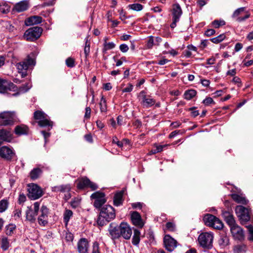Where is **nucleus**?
Masks as SVG:
<instances>
[{
  "instance_id": "1",
  "label": "nucleus",
  "mask_w": 253,
  "mask_h": 253,
  "mask_svg": "<svg viewBox=\"0 0 253 253\" xmlns=\"http://www.w3.org/2000/svg\"><path fill=\"white\" fill-rule=\"evenodd\" d=\"M116 217L114 208L110 205H105L100 209L97 218V223L100 226H103L113 220Z\"/></svg>"
},
{
  "instance_id": "2",
  "label": "nucleus",
  "mask_w": 253,
  "mask_h": 253,
  "mask_svg": "<svg viewBox=\"0 0 253 253\" xmlns=\"http://www.w3.org/2000/svg\"><path fill=\"white\" fill-rule=\"evenodd\" d=\"M35 59L28 56L25 59L18 63L16 66L18 72L21 74V77L24 78L27 75V70L30 67L35 66Z\"/></svg>"
},
{
  "instance_id": "3",
  "label": "nucleus",
  "mask_w": 253,
  "mask_h": 253,
  "mask_svg": "<svg viewBox=\"0 0 253 253\" xmlns=\"http://www.w3.org/2000/svg\"><path fill=\"white\" fill-rule=\"evenodd\" d=\"M34 119L38 120V125L41 127H50L52 128L53 123L48 119V116L42 111H36L34 114Z\"/></svg>"
},
{
  "instance_id": "4",
  "label": "nucleus",
  "mask_w": 253,
  "mask_h": 253,
  "mask_svg": "<svg viewBox=\"0 0 253 253\" xmlns=\"http://www.w3.org/2000/svg\"><path fill=\"white\" fill-rule=\"evenodd\" d=\"M42 31V28L39 27L30 28L25 31L23 38L27 41H35L40 38Z\"/></svg>"
},
{
  "instance_id": "5",
  "label": "nucleus",
  "mask_w": 253,
  "mask_h": 253,
  "mask_svg": "<svg viewBox=\"0 0 253 253\" xmlns=\"http://www.w3.org/2000/svg\"><path fill=\"white\" fill-rule=\"evenodd\" d=\"M235 212L242 224H245L251 219V212L248 209L242 206H237Z\"/></svg>"
},
{
  "instance_id": "6",
  "label": "nucleus",
  "mask_w": 253,
  "mask_h": 253,
  "mask_svg": "<svg viewBox=\"0 0 253 253\" xmlns=\"http://www.w3.org/2000/svg\"><path fill=\"white\" fill-rule=\"evenodd\" d=\"M16 121L14 112L5 111L0 113V125H11Z\"/></svg>"
},
{
  "instance_id": "7",
  "label": "nucleus",
  "mask_w": 253,
  "mask_h": 253,
  "mask_svg": "<svg viewBox=\"0 0 253 253\" xmlns=\"http://www.w3.org/2000/svg\"><path fill=\"white\" fill-rule=\"evenodd\" d=\"M203 220L207 225L212 227L215 229H221L223 227L221 221L212 214L205 215Z\"/></svg>"
},
{
  "instance_id": "8",
  "label": "nucleus",
  "mask_w": 253,
  "mask_h": 253,
  "mask_svg": "<svg viewBox=\"0 0 253 253\" xmlns=\"http://www.w3.org/2000/svg\"><path fill=\"white\" fill-rule=\"evenodd\" d=\"M213 238V234L211 233H202L198 237V242L202 247L210 249L212 246Z\"/></svg>"
},
{
  "instance_id": "9",
  "label": "nucleus",
  "mask_w": 253,
  "mask_h": 253,
  "mask_svg": "<svg viewBox=\"0 0 253 253\" xmlns=\"http://www.w3.org/2000/svg\"><path fill=\"white\" fill-rule=\"evenodd\" d=\"M28 196L31 200H36L42 196L43 192L42 189L36 184H30L28 185Z\"/></svg>"
},
{
  "instance_id": "10",
  "label": "nucleus",
  "mask_w": 253,
  "mask_h": 253,
  "mask_svg": "<svg viewBox=\"0 0 253 253\" xmlns=\"http://www.w3.org/2000/svg\"><path fill=\"white\" fill-rule=\"evenodd\" d=\"M91 199H94L93 206L96 209H100L102 206L106 202L105 194L99 191L92 194Z\"/></svg>"
},
{
  "instance_id": "11",
  "label": "nucleus",
  "mask_w": 253,
  "mask_h": 253,
  "mask_svg": "<svg viewBox=\"0 0 253 253\" xmlns=\"http://www.w3.org/2000/svg\"><path fill=\"white\" fill-rule=\"evenodd\" d=\"M40 203L37 202L34 204V209H32L31 207H28L26 211V219L31 222H34L38 213Z\"/></svg>"
},
{
  "instance_id": "12",
  "label": "nucleus",
  "mask_w": 253,
  "mask_h": 253,
  "mask_svg": "<svg viewBox=\"0 0 253 253\" xmlns=\"http://www.w3.org/2000/svg\"><path fill=\"white\" fill-rule=\"evenodd\" d=\"M233 239L238 241L242 242L245 238V232L243 229L238 224L231 227L230 229Z\"/></svg>"
},
{
  "instance_id": "13",
  "label": "nucleus",
  "mask_w": 253,
  "mask_h": 253,
  "mask_svg": "<svg viewBox=\"0 0 253 253\" xmlns=\"http://www.w3.org/2000/svg\"><path fill=\"white\" fill-rule=\"evenodd\" d=\"M71 189V185L69 184L65 185H60L52 187V191L55 192L64 193L65 195L64 199L65 200H68L71 197L70 193Z\"/></svg>"
},
{
  "instance_id": "14",
  "label": "nucleus",
  "mask_w": 253,
  "mask_h": 253,
  "mask_svg": "<svg viewBox=\"0 0 253 253\" xmlns=\"http://www.w3.org/2000/svg\"><path fill=\"white\" fill-rule=\"evenodd\" d=\"M250 14L245 11V7H240L236 9L232 15L233 18H235L236 21L241 22L249 18Z\"/></svg>"
},
{
  "instance_id": "15",
  "label": "nucleus",
  "mask_w": 253,
  "mask_h": 253,
  "mask_svg": "<svg viewBox=\"0 0 253 253\" xmlns=\"http://www.w3.org/2000/svg\"><path fill=\"white\" fill-rule=\"evenodd\" d=\"M77 187L80 189H82L84 188H90L92 190H95L98 187L96 184L90 181L88 178L84 177L79 180Z\"/></svg>"
},
{
  "instance_id": "16",
  "label": "nucleus",
  "mask_w": 253,
  "mask_h": 253,
  "mask_svg": "<svg viewBox=\"0 0 253 253\" xmlns=\"http://www.w3.org/2000/svg\"><path fill=\"white\" fill-rule=\"evenodd\" d=\"M164 244L166 250L172 252L177 247V241L169 235H166L164 238Z\"/></svg>"
},
{
  "instance_id": "17",
  "label": "nucleus",
  "mask_w": 253,
  "mask_h": 253,
  "mask_svg": "<svg viewBox=\"0 0 253 253\" xmlns=\"http://www.w3.org/2000/svg\"><path fill=\"white\" fill-rule=\"evenodd\" d=\"M15 155L12 148L3 146L0 148V157L7 160H10Z\"/></svg>"
},
{
  "instance_id": "18",
  "label": "nucleus",
  "mask_w": 253,
  "mask_h": 253,
  "mask_svg": "<svg viewBox=\"0 0 253 253\" xmlns=\"http://www.w3.org/2000/svg\"><path fill=\"white\" fill-rule=\"evenodd\" d=\"M120 228V237L122 236L126 240L129 239L132 235V230L130 226L126 222H122Z\"/></svg>"
},
{
  "instance_id": "19",
  "label": "nucleus",
  "mask_w": 253,
  "mask_h": 253,
  "mask_svg": "<svg viewBox=\"0 0 253 253\" xmlns=\"http://www.w3.org/2000/svg\"><path fill=\"white\" fill-rule=\"evenodd\" d=\"M108 231L112 240H115L120 237V225L118 226L115 223L110 224Z\"/></svg>"
},
{
  "instance_id": "20",
  "label": "nucleus",
  "mask_w": 253,
  "mask_h": 253,
  "mask_svg": "<svg viewBox=\"0 0 253 253\" xmlns=\"http://www.w3.org/2000/svg\"><path fill=\"white\" fill-rule=\"evenodd\" d=\"M131 220L132 224L138 228H142L144 223L143 221L140 214L137 211H132L130 214Z\"/></svg>"
},
{
  "instance_id": "21",
  "label": "nucleus",
  "mask_w": 253,
  "mask_h": 253,
  "mask_svg": "<svg viewBox=\"0 0 253 253\" xmlns=\"http://www.w3.org/2000/svg\"><path fill=\"white\" fill-rule=\"evenodd\" d=\"M48 209L45 206H42L41 209V214L38 217V222L41 225L44 226L48 222Z\"/></svg>"
},
{
  "instance_id": "22",
  "label": "nucleus",
  "mask_w": 253,
  "mask_h": 253,
  "mask_svg": "<svg viewBox=\"0 0 253 253\" xmlns=\"http://www.w3.org/2000/svg\"><path fill=\"white\" fill-rule=\"evenodd\" d=\"M89 243L85 238H81L77 244V249L79 253H89Z\"/></svg>"
},
{
  "instance_id": "23",
  "label": "nucleus",
  "mask_w": 253,
  "mask_h": 253,
  "mask_svg": "<svg viewBox=\"0 0 253 253\" xmlns=\"http://www.w3.org/2000/svg\"><path fill=\"white\" fill-rule=\"evenodd\" d=\"M0 138L3 142H10L13 139V134L10 129H0Z\"/></svg>"
},
{
  "instance_id": "24",
  "label": "nucleus",
  "mask_w": 253,
  "mask_h": 253,
  "mask_svg": "<svg viewBox=\"0 0 253 253\" xmlns=\"http://www.w3.org/2000/svg\"><path fill=\"white\" fill-rule=\"evenodd\" d=\"M140 96H141L142 97L141 104L144 107H146V108L150 107L153 106L155 103V100L150 98L149 96H146L144 94V91H141L140 92Z\"/></svg>"
},
{
  "instance_id": "25",
  "label": "nucleus",
  "mask_w": 253,
  "mask_h": 253,
  "mask_svg": "<svg viewBox=\"0 0 253 253\" xmlns=\"http://www.w3.org/2000/svg\"><path fill=\"white\" fill-rule=\"evenodd\" d=\"M14 86V84L6 80L0 79V93H4Z\"/></svg>"
},
{
  "instance_id": "26",
  "label": "nucleus",
  "mask_w": 253,
  "mask_h": 253,
  "mask_svg": "<svg viewBox=\"0 0 253 253\" xmlns=\"http://www.w3.org/2000/svg\"><path fill=\"white\" fill-rule=\"evenodd\" d=\"M223 215L224 217L225 220L227 224L229 225L230 229L231 227L235 226L237 225L235 222L234 216L230 212L225 211L223 212Z\"/></svg>"
},
{
  "instance_id": "27",
  "label": "nucleus",
  "mask_w": 253,
  "mask_h": 253,
  "mask_svg": "<svg viewBox=\"0 0 253 253\" xmlns=\"http://www.w3.org/2000/svg\"><path fill=\"white\" fill-rule=\"evenodd\" d=\"M182 11L178 3L174 4L172 6V18L179 19L182 15Z\"/></svg>"
},
{
  "instance_id": "28",
  "label": "nucleus",
  "mask_w": 253,
  "mask_h": 253,
  "mask_svg": "<svg viewBox=\"0 0 253 253\" xmlns=\"http://www.w3.org/2000/svg\"><path fill=\"white\" fill-rule=\"evenodd\" d=\"M42 21V18L39 16H33L29 17L25 21L27 25H36L40 24Z\"/></svg>"
},
{
  "instance_id": "29",
  "label": "nucleus",
  "mask_w": 253,
  "mask_h": 253,
  "mask_svg": "<svg viewBox=\"0 0 253 253\" xmlns=\"http://www.w3.org/2000/svg\"><path fill=\"white\" fill-rule=\"evenodd\" d=\"M231 196L233 200L238 203L246 205L248 202L243 194H232Z\"/></svg>"
},
{
  "instance_id": "30",
  "label": "nucleus",
  "mask_w": 253,
  "mask_h": 253,
  "mask_svg": "<svg viewBox=\"0 0 253 253\" xmlns=\"http://www.w3.org/2000/svg\"><path fill=\"white\" fill-rule=\"evenodd\" d=\"M28 8V2L26 0L21 1L16 3L14 6L15 10L17 12H21L27 10Z\"/></svg>"
},
{
  "instance_id": "31",
  "label": "nucleus",
  "mask_w": 253,
  "mask_h": 253,
  "mask_svg": "<svg viewBox=\"0 0 253 253\" xmlns=\"http://www.w3.org/2000/svg\"><path fill=\"white\" fill-rule=\"evenodd\" d=\"M15 134L18 135L27 134L28 132V128L27 126L21 125L15 127L14 130Z\"/></svg>"
},
{
  "instance_id": "32",
  "label": "nucleus",
  "mask_w": 253,
  "mask_h": 253,
  "mask_svg": "<svg viewBox=\"0 0 253 253\" xmlns=\"http://www.w3.org/2000/svg\"><path fill=\"white\" fill-rule=\"evenodd\" d=\"M42 173V170L39 168H36L31 171L29 176L32 180H35L39 178Z\"/></svg>"
},
{
  "instance_id": "33",
  "label": "nucleus",
  "mask_w": 253,
  "mask_h": 253,
  "mask_svg": "<svg viewBox=\"0 0 253 253\" xmlns=\"http://www.w3.org/2000/svg\"><path fill=\"white\" fill-rule=\"evenodd\" d=\"M10 10V4L4 0L0 1V12L2 14L8 13Z\"/></svg>"
},
{
  "instance_id": "34",
  "label": "nucleus",
  "mask_w": 253,
  "mask_h": 253,
  "mask_svg": "<svg viewBox=\"0 0 253 253\" xmlns=\"http://www.w3.org/2000/svg\"><path fill=\"white\" fill-rule=\"evenodd\" d=\"M140 232L136 229H134L133 235L132 239V244L138 247L140 241Z\"/></svg>"
},
{
  "instance_id": "35",
  "label": "nucleus",
  "mask_w": 253,
  "mask_h": 253,
  "mask_svg": "<svg viewBox=\"0 0 253 253\" xmlns=\"http://www.w3.org/2000/svg\"><path fill=\"white\" fill-rule=\"evenodd\" d=\"M123 196V193L122 192H118L114 195L113 203L115 206L118 207L122 205Z\"/></svg>"
},
{
  "instance_id": "36",
  "label": "nucleus",
  "mask_w": 253,
  "mask_h": 253,
  "mask_svg": "<svg viewBox=\"0 0 253 253\" xmlns=\"http://www.w3.org/2000/svg\"><path fill=\"white\" fill-rule=\"evenodd\" d=\"M197 94V91L195 89H191L186 90L183 94L185 99L189 100L192 99Z\"/></svg>"
},
{
  "instance_id": "37",
  "label": "nucleus",
  "mask_w": 253,
  "mask_h": 253,
  "mask_svg": "<svg viewBox=\"0 0 253 253\" xmlns=\"http://www.w3.org/2000/svg\"><path fill=\"white\" fill-rule=\"evenodd\" d=\"M100 110L102 113H106L107 111V106L106 99L102 96L99 102Z\"/></svg>"
},
{
  "instance_id": "38",
  "label": "nucleus",
  "mask_w": 253,
  "mask_h": 253,
  "mask_svg": "<svg viewBox=\"0 0 253 253\" xmlns=\"http://www.w3.org/2000/svg\"><path fill=\"white\" fill-rule=\"evenodd\" d=\"M73 216V212L70 210H66L63 214V219L65 225L67 226L68 222Z\"/></svg>"
},
{
  "instance_id": "39",
  "label": "nucleus",
  "mask_w": 253,
  "mask_h": 253,
  "mask_svg": "<svg viewBox=\"0 0 253 253\" xmlns=\"http://www.w3.org/2000/svg\"><path fill=\"white\" fill-rule=\"evenodd\" d=\"M16 229V225L9 224L5 226V234L8 236H12Z\"/></svg>"
},
{
  "instance_id": "40",
  "label": "nucleus",
  "mask_w": 253,
  "mask_h": 253,
  "mask_svg": "<svg viewBox=\"0 0 253 253\" xmlns=\"http://www.w3.org/2000/svg\"><path fill=\"white\" fill-rule=\"evenodd\" d=\"M9 205L8 200L7 199H2L0 201V213L3 212L8 208Z\"/></svg>"
},
{
  "instance_id": "41",
  "label": "nucleus",
  "mask_w": 253,
  "mask_h": 253,
  "mask_svg": "<svg viewBox=\"0 0 253 253\" xmlns=\"http://www.w3.org/2000/svg\"><path fill=\"white\" fill-rule=\"evenodd\" d=\"M9 247V242L8 238L6 237H2L1 240V248L4 250H7Z\"/></svg>"
},
{
  "instance_id": "42",
  "label": "nucleus",
  "mask_w": 253,
  "mask_h": 253,
  "mask_svg": "<svg viewBox=\"0 0 253 253\" xmlns=\"http://www.w3.org/2000/svg\"><path fill=\"white\" fill-rule=\"evenodd\" d=\"M247 246L245 244H241L234 246V251L237 253H243L247 250Z\"/></svg>"
},
{
  "instance_id": "43",
  "label": "nucleus",
  "mask_w": 253,
  "mask_h": 253,
  "mask_svg": "<svg viewBox=\"0 0 253 253\" xmlns=\"http://www.w3.org/2000/svg\"><path fill=\"white\" fill-rule=\"evenodd\" d=\"M128 7L129 9L139 11L143 9V5L140 3H133L131 4H129L128 5Z\"/></svg>"
},
{
  "instance_id": "44",
  "label": "nucleus",
  "mask_w": 253,
  "mask_h": 253,
  "mask_svg": "<svg viewBox=\"0 0 253 253\" xmlns=\"http://www.w3.org/2000/svg\"><path fill=\"white\" fill-rule=\"evenodd\" d=\"M32 87V84L30 83L26 84H25L21 86L19 88V93H25L28 91Z\"/></svg>"
},
{
  "instance_id": "45",
  "label": "nucleus",
  "mask_w": 253,
  "mask_h": 253,
  "mask_svg": "<svg viewBox=\"0 0 253 253\" xmlns=\"http://www.w3.org/2000/svg\"><path fill=\"white\" fill-rule=\"evenodd\" d=\"M91 253H103L101 251L99 243L97 242L93 243Z\"/></svg>"
},
{
  "instance_id": "46",
  "label": "nucleus",
  "mask_w": 253,
  "mask_h": 253,
  "mask_svg": "<svg viewBox=\"0 0 253 253\" xmlns=\"http://www.w3.org/2000/svg\"><path fill=\"white\" fill-rule=\"evenodd\" d=\"M103 51H106L107 50L113 49L116 44L113 42H105L103 44Z\"/></svg>"
},
{
  "instance_id": "47",
  "label": "nucleus",
  "mask_w": 253,
  "mask_h": 253,
  "mask_svg": "<svg viewBox=\"0 0 253 253\" xmlns=\"http://www.w3.org/2000/svg\"><path fill=\"white\" fill-rule=\"evenodd\" d=\"M225 38V35L224 34H220L216 37L211 39V41L214 43H218L223 41Z\"/></svg>"
},
{
  "instance_id": "48",
  "label": "nucleus",
  "mask_w": 253,
  "mask_h": 253,
  "mask_svg": "<svg viewBox=\"0 0 253 253\" xmlns=\"http://www.w3.org/2000/svg\"><path fill=\"white\" fill-rule=\"evenodd\" d=\"M3 26L10 32H13L15 30V27L9 22L8 21L3 22Z\"/></svg>"
},
{
  "instance_id": "49",
  "label": "nucleus",
  "mask_w": 253,
  "mask_h": 253,
  "mask_svg": "<svg viewBox=\"0 0 253 253\" xmlns=\"http://www.w3.org/2000/svg\"><path fill=\"white\" fill-rule=\"evenodd\" d=\"M213 27H214L215 28H218L220 26H223L225 25V22L222 20H215L213 21L211 23Z\"/></svg>"
},
{
  "instance_id": "50",
  "label": "nucleus",
  "mask_w": 253,
  "mask_h": 253,
  "mask_svg": "<svg viewBox=\"0 0 253 253\" xmlns=\"http://www.w3.org/2000/svg\"><path fill=\"white\" fill-rule=\"evenodd\" d=\"M246 227L249 232L248 239L249 241L253 242V226L251 225H250L247 226Z\"/></svg>"
},
{
  "instance_id": "51",
  "label": "nucleus",
  "mask_w": 253,
  "mask_h": 253,
  "mask_svg": "<svg viewBox=\"0 0 253 253\" xmlns=\"http://www.w3.org/2000/svg\"><path fill=\"white\" fill-rule=\"evenodd\" d=\"M64 236H65V239L67 242H72L74 239V236L72 233L69 231H64Z\"/></svg>"
},
{
  "instance_id": "52",
  "label": "nucleus",
  "mask_w": 253,
  "mask_h": 253,
  "mask_svg": "<svg viewBox=\"0 0 253 253\" xmlns=\"http://www.w3.org/2000/svg\"><path fill=\"white\" fill-rule=\"evenodd\" d=\"M66 65L70 68H73L75 66V59L71 58L69 57L66 60Z\"/></svg>"
},
{
  "instance_id": "53",
  "label": "nucleus",
  "mask_w": 253,
  "mask_h": 253,
  "mask_svg": "<svg viewBox=\"0 0 253 253\" xmlns=\"http://www.w3.org/2000/svg\"><path fill=\"white\" fill-rule=\"evenodd\" d=\"M229 242V239L226 236L221 238L219 241V244L223 247L228 245Z\"/></svg>"
},
{
  "instance_id": "54",
  "label": "nucleus",
  "mask_w": 253,
  "mask_h": 253,
  "mask_svg": "<svg viewBox=\"0 0 253 253\" xmlns=\"http://www.w3.org/2000/svg\"><path fill=\"white\" fill-rule=\"evenodd\" d=\"M81 199L79 198H74L71 202V206L74 208L78 207L80 204Z\"/></svg>"
},
{
  "instance_id": "55",
  "label": "nucleus",
  "mask_w": 253,
  "mask_h": 253,
  "mask_svg": "<svg viewBox=\"0 0 253 253\" xmlns=\"http://www.w3.org/2000/svg\"><path fill=\"white\" fill-rule=\"evenodd\" d=\"M166 228V229L169 231H174L175 230V225L173 223L170 222L167 223Z\"/></svg>"
},
{
  "instance_id": "56",
  "label": "nucleus",
  "mask_w": 253,
  "mask_h": 253,
  "mask_svg": "<svg viewBox=\"0 0 253 253\" xmlns=\"http://www.w3.org/2000/svg\"><path fill=\"white\" fill-rule=\"evenodd\" d=\"M169 145L168 144H165V145H157V144H154V147L156 148L155 150L156 151V152L159 153L163 151L164 148H165L168 147Z\"/></svg>"
},
{
  "instance_id": "57",
  "label": "nucleus",
  "mask_w": 253,
  "mask_h": 253,
  "mask_svg": "<svg viewBox=\"0 0 253 253\" xmlns=\"http://www.w3.org/2000/svg\"><path fill=\"white\" fill-rule=\"evenodd\" d=\"M112 143L114 144H116L120 148H122L123 146V142L119 141L118 138L116 136H114L113 137Z\"/></svg>"
},
{
  "instance_id": "58",
  "label": "nucleus",
  "mask_w": 253,
  "mask_h": 253,
  "mask_svg": "<svg viewBox=\"0 0 253 253\" xmlns=\"http://www.w3.org/2000/svg\"><path fill=\"white\" fill-rule=\"evenodd\" d=\"M154 45V39L153 37L151 36L149 38L147 42V47L148 48H151Z\"/></svg>"
},
{
  "instance_id": "59",
  "label": "nucleus",
  "mask_w": 253,
  "mask_h": 253,
  "mask_svg": "<svg viewBox=\"0 0 253 253\" xmlns=\"http://www.w3.org/2000/svg\"><path fill=\"white\" fill-rule=\"evenodd\" d=\"M22 210L21 209H16L14 211V216L15 219L19 218L21 216Z\"/></svg>"
},
{
  "instance_id": "60",
  "label": "nucleus",
  "mask_w": 253,
  "mask_h": 253,
  "mask_svg": "<svg viewBox=\"0 0 253 253\" xmlns=\"http://www.w3.org/2000/svg\"><path fill=\"white\" fill-rule=\"evenodd\" d=\"M91 109L89 107H86L85 108V112L84 116L85 119H88L90 117Z\"/></svg>"
},
{
  "instance_id": "61",
  "label": "nucleus",
  "mask_w": 253,
  "mask_h": 253,
  "mask_svg": "<svg viewBox=\"0 0 253 253\" xmlns=\"http://www.w3.org/2000/svg\"><path fill=\"white\" fill-rule=\"evenodd\" d=\"M213 102V100L211 97H207L203 101V103L206 105H209Z\"/></svg>"
},
{
  "instance_id": "62",
  "label": "nucleus",
  "mask_w": 253,
  "mask_h": 253,
  "mask_svg": "<svg viewBox=\"0 0 253 253\" xmlns=\"http://www.w3.org/2000/svg\"><path fill=\"white\" fill-rule=\"evenodd\" d=\"M133 88V86L132 84H129L128 86L124 88L122 90L123 92H131Z\"/></svg>"
},
{
  "instance_id": "63",
  "label": "nucleus",
  "mask_w": 253,
  "mask_h": 253,
  "mask_svg": "<svg viewBox=\"0 0 253 253\" xmlns=\"http://www.w3.org/2000/svg\"><path fill=\"white\" fill-rule=\"evenodd\" d=\"M129 48L126 44H122L120 45V49L123 52H126L128 51Z\"/></svg>"
},
{
  "instance_id": "64",
  "label": "nucleus",
  "mask_w": 253,
  "mask_h": 253,
  "mask_svg": "<svg viewBox=\"0 0 253 253\" xmlns=\"http://www.w3.org/2000/svg\"><path fill=\"white\" fill-rule=\"evenodd\" d=\"M215 33V31L213 29H208L207 31H206L205 32V35L208 36V37H210L213 35H214Z\"/></svg>"
}]
</instances>
